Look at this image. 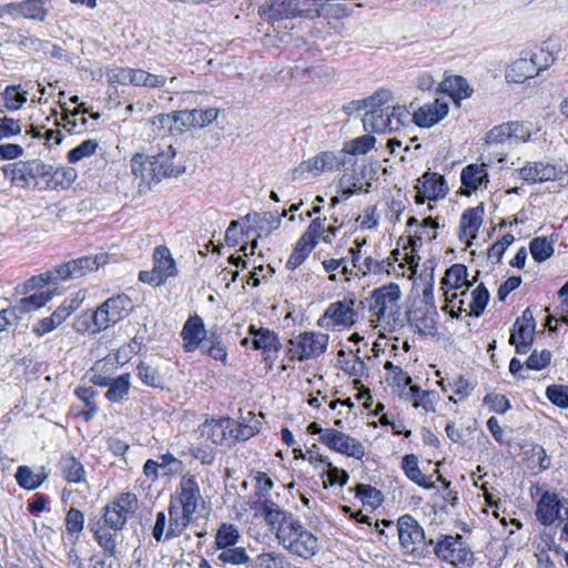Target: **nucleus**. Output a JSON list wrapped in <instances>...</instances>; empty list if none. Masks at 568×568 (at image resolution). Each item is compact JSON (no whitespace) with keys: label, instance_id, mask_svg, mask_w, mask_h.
Listing matches in <instances>:
<instances>
[{"label":"nucleus","instance_id":"obj_1","mask_svg":"<svg viewBox=\"0 0 568 568\" xmlns=\"http://www.w3.org/2000/svg\"><path fill=\"white\" fill-rule=\"evenodd\" d=\"M261 513L270 530L275 534L277 542L290 554L303 559H310L317 554V537L295 515L270 499L263 500Z\"/></svg>","mask_w":568,"mask_h":568},{"label":"nucleus","instance_id":"obj_2","mask_svg":"<svg viewBox=\"0 0 568 568\" xmlns=\"http://www.w3.org/2000/svg\"><path fill=\"white\" fill-rule=\"evenodd\" d=\"M204 509L205 499L196 477L192 474H184L170 497L169 527L165 539L181 536Z\"/></svg>","mask_w":568,"mask_h":568},{"label":"nucleus","instance_id":"obj_3","mask_svg":"<svg viewBox=\"0 0 568 568\" xmlns=\"http://www.w3.org/2000/svg\"><path fill=\"white\" fill-rule=\"evenodd\" d=\"M176 151L166 145L155 154L135 153L130 161V170L135 181H139L140 192L151 190L165 178H176L184 172L182 166L174 164Z\"/></svg>","mask_w":568,"mask_h":568},{"label":"nucleus","instance_id":"obj_4","mask_svg":"<svg viewBox=\"0 0 568 568\" xmlns=\"http://www.w3.org/2000/svg\"><path fill=\"white\" fill-rule=\"evenodd\" d=\"M365 110L362 118L365 131L373 133H387L390 131V91L378 90L372 97L353 100L343 106L348 115H358Z\"/></svg>","mask_w":568,"mask_h":568},{"label":"nucleus","instance_id":"obj_5","mask_svg":"<svg viewBox=\"0 0 568 568\" xmlns=\"http://www.w3.org/2000/svg\"><path fill=\"white\" fill-rule=\"evenodd\" d=\"M106 261L108 256L105 254L72 260L59 265L52 271L31 277L27 281L26 287L36 288L58 281L80 278L92 271H97L101 265L105 264Z\"/></svg>","mask_w":568,"mask_h":568},{"label":"nucleus","instance_id":"obj_6","mask_svg":"<svg viewBox=\"0 0 568 568\" xmlns=\"http://www.w3.org/2000/svg\"><path fill=\"white\" fill-rule=\"evenodd\" d=\"M47 163L40 159L18 161L1 168L3 176L19 189L45 190Z\"/></svg>","mask_w":568,"mask_h":568},{"label":"nucleus","instance_id":"obj_7","mask_svg":"<svg viewBox=\"0 0 568 568\" xmlns=\"http://www.w3.org/2000/svg\"><path fill=\"white\" fill-rule=\"evenodd\" d=\"M132 310V300L125 294H120L108 298L95 310L92 315L94 326L92 332L98 333L111 325L119 323L121 320L126 317Z\"/></svg>","mask_w":568,"mask_h":568},{"label":"nucleus","instance_id":"obj_8","mask_svg":"<svg viewBox=\"0 0 568 568\" xmlns=\"http://www.w3.org/2000/svg\"><path fill=\"white\" fill-rule=\"evenodd\" d=\"M536 517L546 526L559 521L561 538L568 541V499H560L555 493H544L537 504Z\"/></svg>","mask_w":568,"mask_h":568},{"label":"nucleus","instance_id":"obj_9","mask_svg":"<svg viewBox=\"0 0 568 568\" xmlns=\"http://www.w3.org/2000/svg\"><path fill=\"white\" fill-rule=\"evenodd\" d=\"M399 549L405 557L412 560L424 556V530L409 515H404L397 520Z\"/></svg>","mask_w":568,"mask_h":568},{"label":"nucleus","instance_id":"obj_10","mask_svg":"<svg viewBox=\"0 0 568 568\" xmlns=\"http://www.w3.org/2000/svg\"><path fill=\"white\" fill-rule=\"evenodd\" d=\"M327 345V334L305 332L290 339L287 354L292 361L304 362L322 355Z\"/></svg>","mask_w":568,"mask_h":568},{"label":"nucleus","instance_id":"obj_11","mask_svg":"<svg viewBox=\"0 0 568 568\" xmlns=\"http://www.w3.org/2000/svg\"><path fill=\"white\" fill-rule=\"evenodd\" d=\"M357 300L354 296H346L343 300L331 303L318 325L335 331L337 327H352L357 322Z\"/></svg>","mask_w":568,"mask_h":568},{"label":"nucleus","instance_id":"obj_12","mask_svg":"<svg viewBox=\"0 0 568 568\" xmlns=\"http://www.w3.org/2000/svg\"><path fill=\"white\" fill-rule=\"evenodd\" d=\"M178 274V267L170 250L160 245L153 252V268L151 271H141L139 280L152 286L163 285L169 277Z\"/></svg>","mask_w":568,"mask_h":568},{"label":"nucleus","instance_id":"obj_13","mask_svg":"<svg viewBox=\"0 0 568 568\" xmlns=\"http://www.w3.org/2000/svg\"><path fill=\"white\" fill-rule=\"evenodd\" d=\"M138 509V498L132 493H121L104 507L102 524L120 531Z\"/></svg>","mask_w":568,"mask_h":568},{"label":"nucleus","instance_id":"obj_14","mask_svg":"<svg viewBox=\"0 0 568 568\" xmlns=\"http://www.w3.org/2000/svg\"><path fill=\"white\" fill-rule=\"evenodd\" d=\"M345 165L343 153L324 151L303 162L293 171V179H304L305 174L317 176L323 172H333Z\"/></svg>","mask_w":568,"mask_h":568},{"label":"nucleus","instance_id":"obj_15","mask_svg":"<svg viewBox=\"0 0 568 568\" xmlns=\"http://www.w3.org/2000/svg\"><path fill=\"white\" fill-rule=\"evenodd\" d=\"M435 555L455 568L471 559V551L460 535L444 536L435 547Z\"/></svg>","mask_w":568,"mask_h":568},{"label":"nucleus","instance_id":"obj_16","mask_svg":"<svg viewBox=\"0 0 568 568\" xmlns=\"http://www.w3.org/2000/svg\"><path fill=\"white\" fill-rule=\"evenodd\" d=\"M258 16L267 23L305 17L298 0H270L258 7Z\"/></svg>","mask_w":568,"mask_h":568},{"label":"nucleus","instance_id":"obj_17","mask_svg":"<svg viewBox=\"0 0 568 568\" xmlns=\"http://www.w3.org/2000/svg\"><path fill=\"white\" fill-rule=\"evenodd\" d=\"M90 382L100 387H108L104 397L111 403H122L126 399L131 388V375L124 373L118 377H110L95 369H92Z\"/></svg>","mask_w":568,"mask_h":568},{"label":"nucleus","instance_id":"obj_18","mask_svg":"<svg viewBox=\"0 0 568 568\" xmlns=\"http://www.w3.org/2000/svg\"><path fill=\"white\" fill-rule=\"evenodd\" d=\"M536 323L530 310H525L514 323L509 343L519 354H526L534 343Z\"/></svg>","mask_w":568,"mask_h":568},{"label":"nucleus","instance_id":"obj_19","mask_svg":"<svg viewBox=\"0 0 568 568\" xmlns=\"http://www.w3.org/2000/svg\"><path fill=\"white\" fill-rule=\"evenodd\" d=\"M414 190V197L417 204H423L425 201L443 199L448 192L444 176L432 172H426L418 179Z\"/></svg>","mask_w":568,"mask_h":568},{"label":"nucleus","instance_id":"obj_20","mask_svg":"<svg viewBox=\"0 0 568 568\" xmlns=\"http://www.w3.org/2000/svg\"><path fill=\"white\" fill-rule=\"evenodd\" d=\"M323 444L332 450L356 459H361L365 455L364 446L359 440L333 428L326 429Z\"/></svg>","mask_w":568,"mask_h":568},{"label":"nucleus","instance_id":"obj_21","mask_svg":"<svg viewBox=\"0 0 568 568\" xmlns=\"http://www.w3.org/2000/svg\"><path fill=\"white\" fill-rule=\"evenodd\" d=\"M182 462L172 454L166 453L159 456L158 459H148L143 465V474L151 480L160 477H171L182 470Z\"/></svg>","mask_w":568,"mask_h":568},{"label":"nucleus","instance_id":"obj_22","mask_svg":"<svg viewBox=\"0 0 568 568\" xmlns=\"http://www.w3.org/2000/svg\"><path fill=\"white\" fill-rule=\"evenodd\" d=\"M248 334L252 336L254 349L263 351L264 359L273 362L281 346L277 335L268 328L256 327L255 325H250Z\"/></svg>","mask_w":568,"mask_h":568},{"label":"nucleus","instance_id":"obj_23","mask_svg":"<svg viewBox=\"0 0 568 568\" xmlns=\"http://www.w3.org/2000/svg\"><path fill=\"white\" fill-rule=\"evenodd\" d=\"M485 210L483 205L467 209L460 217L459 223V240L465 243L467 247L473 245L477 233L483 224V216Z\"/></svg>","mask_w":568,"mask_h":568},{"label":"nucleus","instance_id":"obj_24","mask_svg":"<svg viewBox=\"0 0 568 568\" xmlns=\"http://www.w3.org/2000/svg\"><path fill=\"white\" fill-rule=\"evenodd\" d=\"M448 113V104L439 99L425 103L413 113V122L420 128H432Z\"/></svg>","mask_w":568,"mask_h":568},{"label":"nucleus","instance_id":"obj_25","mask_svg":"<svg viewBox=\"0 0 568 568\" xmlns=\"http://www.w3.org/2000/svg\"><path fill=\"white\" fill-rule=\"evenodd\" d=\"M561 174V169L544 162L528 163L519 170V176L530 183L555 181Z\"/></svg>","mask_w":568,"mask_h":568},{"label":"nucleus","instance_id":"obj_26","mask_svg":"<svg viewBox=\"0 0 568 568\" xmlns=\"http://www.w3.org/2000/svg\"><path fill=\"white\" fill-rule=\"evenodd\" d=\"M206 333L203 320L199 315L190 316L181 331L184 351L192 353L197 349Z\"/></svg>","mask_w":568,"mask_h":568},{"label":"nucleus","instance_id":"obj_27","mask_svg":"<svg viewBox=\"0 0 568 568\" xmlns=\"http://www.w3.org/2000/svg\"><path fill=\"white\" fill-rule=\"evenodd\" d=\"M230 425V418L205 420L199 427L200 436L213 445H223L232 434Z\"/></svg>","mask_w":568,"mask_h":568},{"label":"nucleus","instance_id":"obj_28","mask_svg":"<svg viewBox=\"0 0 568 568\" xmlns=\"http://www.w3.org/2000/svg\"><path fill=\"white\" fill-rule=\"evenodd\" d=\"M366 302L371 314V322L386 321V310L388 304H390V284H384L373 290Z\"/></svg>","mask_w":568,"mask_h":568},{"label":"nucleus","instance_id":"obj_29","mask_svg":"<svg viewBox=\"0 0 568 568\" xmlns=\"http://www.w3.org/2000/svg\"><path fill=\"white\" fill-rule=\"evenodd\" d=\"M90 529L93 532L95 541L104 552L110 557H115L118 554V531L102 524L101 519L91 521Z\"/></svg>","mask_w":568,"mask_h":568},{"label":"nucleus","instance_id":"obj_30","mask_svg":"<svg viewBox=\"0 0 568 568\" xmlns=\"http://www.w3.org/2000/svg\"><path fill=\"white\" fill-rule=\"evenodd\" d=\"M45 190L68 189L77 179V171L70 166H54L47 163Z\"/></svg>","mask_w":568,"mask_h":568},{"label":"nucleus","instance_id":"obj_31","mask_svg":"<svg viewBox=\"0 0 568 568\" xmlns=\"http://www.w3.org/2000/svg\"><path fill=\"white\" fill-rule=\"evenodd\" d=\"M194 109L193 110H182L175 111L172 113H163L153 118V126L156 129H171L172 123L179 124L181 128L191 129L197 128L195 124Z\"/></svg>","mask_w":568,"mask_h":568},{"label":"nucleus","instance_id":"obj_32","mask_svg":"<svg viewBox=\"0 0 568 568\" xmlns=\"http://www.w3.org/2000/svg\"><path fill=\"white\" fill-rule=\"evenodd\" d=\"M559 51L560 47L558 43L545 41L540 47L532 50L528 57L539 74L542 70L554 64Z\"/></svg>","mask_w":568,"mask_h":568},{"label":"nucleus","instance_id":"obj_33","mask_svg":"<svg viewBox=\"0 0 568 568\" xmlns=\"http://www.w3.org/2000/svg\"><path fill=\"white\" fill-rule=\"evenodd\" d=\"M538 75L528 55L520 57L513 61L506 69L505 78L507 82L524 83L526 80Z\"/></svg>","mask_w":568,"mask_h":568},{"label":"nucleus","instance_id":"obj_34","mask_svg":"<svg viewBox=\"0 0 568 568\" xmlns=\"http://www.w3.org/2000/svg\"><path fill=\"white\" fill-rule=\"evenodd\" d=\"M486 166L485 163H473L462 170L460 180L468 194L480 186H487L489 180Z\"/></svg>","mask_w":568,"mask_h":568},{"label":"nucleus","instance_id":"obj_35","mask_svg":"<svg viewBox=\"0 0 568 568\" xmlns=\"http://www.w3.org/2000/svg\"><path fill=\"white\" fill-rule=\"evenodd\" d=\"M28 101V90L20 84L7 85L1 92L0 112H14L22 109Z\"/></svg>","mask_w":568,"mask_h":568},{"label":"nucleus","instance_id":"obj_36","mask_svg":"<svg viewBox=\"0 0 568 568\" xmlns=\"http://www.w3.org/2000/svg\"><path fill=\"white\" fill-rule=\"evenodd\" d=\"M417 392V385L413 384L412 377L400 367L393 365V395L399 399L409 402Z\"/></svg>","mask_w":568,"mask_h":568},{"label":"nucleus","instance_id":"obj_37","mask_svg":"<svg viewBox=\"0 0 568 568\" xmlns=\"http://www.w3.org/2000/svg\"><path fill=\"white\" fill-rule=\"evenodd\" d=\"M58 467L68 483L78 484L85 480L84 467L74 456L63 455L58 463Z\"/></svg>","mask_w":568,"mask_h":568},{"label":"nucleus","instance_id":"obj_38","mask_svg":"<svg viewBox=\"0 0 568 568\" xmlns=\"http://www.w3.org/2000/svg\"><path fill=\"white\" fill-rule=\"evenodd\" d=\"M251 568H296L290 559L280 551H262L251 562Z\"/></svg>","mask_w":568,"mask_h":568},{"label":"nucleus","instance_id":"obj_39","mask_svg":"<svg viewBox=\"0 0 568 568\" xmlns=\"http://www.w3.org/2000/svg\"><path fill=\"white\" fill-rule=\"evenodd\" d=\"M440 284L444 291L449 290L450 292H456V290L462 288L463 286H467L468 290L470 283L467 280V267L463 264L452 265L446 271Z\"/></svg>","mask_w":568,"mask_h":568},{"label":"nucleus","instance_id":"obj_40","mask_svg":"<svg viewBox=\"0 0 568 568\" xmlns=\"http://www.w3.org/2000/svg\"><path fill=\"white\" fill-rule=\"evenodd\" d=\"M282 216H286V211H284L281 215L277 212H264L263 214L253 213L247 214L245 220L261 232L271 233L274 230H277L281 225Z\"/></svg>","mask_w":568,"mask_h":568},{"label":"nucleus","instance_id":"obj_41","mask_svg":"<svg viewBox=\"0 0 568 568\" xmlns=\"http://www.w3.org/2000/svg\"><path fill=\"white\" fill-rule=\"evenodd\" d=\"M523 128L519 122H509L493 128L486 134V143L488 145H498L505 143L513 136H518V131Z\"/></svg>","mask_w":568,"mask_h":568},{"label":"nucleus","instance_id":"obj_42","mask_svg":"<svg viewBox=\"0 0 568 568\" xmlns=\"http://www.w3.org/2000/svg\"><path fill=\"white\" fill-rule=\"evenodd\" d=\"M14 477L21 488L34 490L45 481L48 475L43 470L33 473L29 466L22 465L17 468Z\"/></svg>","mask_w":568,"mask_h":568},{"label":"nucleus","instance_id":"obj_43","mask_svg":"<svg viewBox=\"0 0 568 568\" xmlns=\"http://www.w3.org/2000/svg\"><path fill=\"white\" fill-rule=\"evenodd\" d=\"M50 0H23L19 2V17L44 21L49 12Z\"/></svg>","mask_w":568,"mask_h":568},{"label":"nucleus","instance_id":"obj_44","mask_svg":"<svg viewBox=\"0 0 568 568\" xmlns=\"http://www.w3.org/2000/svg\"><path fill=\"white\" fill-rule=\"evenodd\" d=\"M241 535L237 526L230 523H223L215 535V545L220 550L236 546Z\"/></svg>","mask_w":568,"mask_h":568},{"label":"nucleus","instance_id":"obj_45","mask_svg":"<svg viewBox=\"0 0 568 568\" xmlns=\"http://www.w3.org/2000/svg\"><path fill=\"white\" fill-rule=\"evenodd\" d=\"M442 90L447 92L453 99L468 98L473 90L469 88L467 81L459 75L447 77L440 83Z\"/></svg>","mask_w":568,"mask_h":568},{"label":"nucleus","instance_id":"obj_46","mask_svg":"<svg viewBox=\"0 0 568 568\" xmlns=\"http://www.w3.org/2000/svg\"><path fill=\"white\" fill-rule=\"evenodd\" d=\"M337 363L349 375L362 376L364 374L365 363L353 351L345 352L341 349L337 354Z\"/></svg>","mask_w":568,"mask_h":568},{"label":"nucleus","instance_id":"obj_47","mask_svg":"<svg viewBox=\"0 0 568 568\" xmlns=\"http://www.w3.org/2000/svg\"><path fill=\"white\" fill-rule=\"evenodd\" d=\"M217 559L224 565H233V566H246V568H251V562L253 559L248 556L246 549L244 547H230L217 555Z\"/></svg>","mask_w":568,"mask_h":568},{"label":"nucleus","instance_id":"obj_48","mask_svg":"<svg viewBox=\"0 0 568 568\" xmlns=\"http://www.w3.org/2000/svg\"><path fill=\"white\" fill-rule=\"evenodd\" d=\"M74 394L84 404V409L81 412V416L85 422L91 420L98 413V405L94 400L98 392L92 387L78 386Z\"/></svg>","mask_w":568,"mask_h":568},{"label":"nucleus","instance_id":"obj_49","mask_svg":"<svg viewBox=\"0 0 568 568\" xmlns=\"http://www.w3.org/2000/svg\"><path fill=\"white\" fill-rule=\"evenodd\" d=\"M555 240L538 236L530 241L529 251L535 262L541 263L548 260L555 252Z\"/></svg>","mask_w":568,"mask_h":568},{"label":"nucleus","instance_id":"obj_50","mask_svg":"<svg viewBox=\"0 0 568 568\" xmlns=\"http://www.w3.org/2000/svg\"><path fill=\"white\" fill-rule=\"evenodd\" d=\"M467 296V292L464 291L459 295L456 292H450L449 290H445L444 297H445V305L442 307L444 312H448L453 317H458L463 312L469 313V308L467 306V303L465 301V297Z\"/></svg>","mask_w":568,"mask_h":568},{"label":"nucleus","instance_id":"obj_51","mask_svg":"<svg viewBox=\"0 0 568 568\" xmlns=\"http://www.w3.org/2000/svg\"><path fill=\"white\" fill-rule=\"evenodd\" d=\"M52 297L53 293L51 291L36 293L21 298L18 305L14 307H17L18 314L21 315L22 313H29L39 310L40 307L44 306Z\"/></svg>","mask_w":568,"mask_h":568},{"label":"nucleus","instance_id":"obj_52","mask_svg":"<svg viewBox=\"0 0 568 568\" xmlns=\"http://www.w3.org/2000/svg\"><path fill=\"white\" fill-rule=\"evenodd\" d=\"M488 301V290L484 286V284H479L470 293V298L467 303V306L469 308L468 315H474L476 317L480 316L484 313Z\"/></svg>","mask_w":568,"mask_h":568},{"label":"nucleus","instance_id":"obj_53","mask_svg":"<svg viewBox=\"0 0 568 568\" xmlns=\"http://www.w3.org/2000/svg\"><path fill=\"white\" fill-rule=\"evenodd\" d=\"M314 247L315 243L307 241L306 237H301L286 262V267L290 270L297 268L307 258Z\"/></svg>","mask_w":568,"mask_h":568},{"label":"nucleus","instance_id":"obj_54","mask_svg":"<svg viewBox=\"0 0 568 568\" xmlns=\"http://www.w3.org/2000/svg\"><path fill=\"white\" fill-rule=\"evenodd\" d=\"M355 497L361 499L364 506L371 507L372 509L379 507L383 501V494L366 484H358L355 487Z\"/></svg>","mask_w":568,"mask_h":568},{"label":"nucleus","instance_id":"obj_55","mask_svg":"<svg viewBox=\"0 0 568 568\" xmlns=\"http://www.w3.org/2000/svg\"><path fill=\"white\" fill-rule=\"evenodd\" d=\"M374 142H375L374 136L362 135V136H358L351 141H347L344 144L343 149L339 151V153H343L344 160L347 154H351V155L365 154L368 150H371L373 148Z\"/></svg>","mask_w":568,"mask_h":568},{"label":"nucleus","instance_id":"obj_56","mask_svg":"<svg viewBox=\"0 0 568 568\" xmlns=\"http://www.w3.org/2000/svg\"><path fill=\"white\" fill-rule=\"evenodd\" d=\"M371 184L364 183L354 174H344L339 180L341 195L343 199H348L357 192H367Z\"/></svg>","mask_w":568,"mask_h":568},{"label":"nucleus","instance_id":"obj_57","mask_svg":"<svg viewBox=\"0 0 568 568\" xmlns=\"http://www.w3.org/2000/svg\"><path fill=\"white\" fill-rule=\"evenodd\" d=\"M390 257L385 260H375L372 256H366L363 260L362 265L359 266V274L363 276L366 275H379L382 273H386L387 275L390 273Z\"/></svg>","mask_w":568,"mask_h":568},{"label":"nucleus","instance_id":"obj_58","mask_svg":"<svg viewBox=\"0 0 568 568\" xmlns=\"http://www.w3.org/2000/svg\"><path fill=\"white\" fill-rule=\"evenodd\" d=\"M402 468L412 481L419 486H427L426 478L418 468V459L415 455H406L403 458Z\"/></svg>","mask_w":568,"mask_h":568},{"label":"nucleus","instance_id":"obj_59","mask_svg":"<svg viewBox=\"0 0 568 568\" xmlns=\"http://www.w3.org/2000/svg\"><path fill=\"white\" fill-rule=\"evenodd\" d=\"M97 140H85L68 152L67 159L70 163H77L82 159L93 155L98 149Z\"/></svg>","mask_w":568,"mask_h":568},{"label":"nucleus","instance_id":"obj_60","mask_svg":"<svg viewBox=\"0 0 568 568\" xmlns=\"http://www.w3.org/2000/svg\"><path fill=\"white\" fill-rule=\"evenodd\" d=\"M22 132V122L20 119L11 116L0 118V141L9 140L13 136L20 135Z\"/></svg>","mask_w":568,"mask_h":568},{"label":"nucleus","instance_id":"obj_61","mask_svg":"<svg viewBox=\"0 0 568 568\" xmlns=\"http://www.w3.org/2000/svg\"><path fill=\"white\" fill-rule=\"evenodd\" d=\"M537 554L549 555V551H555L556 554L562 552V548L557 545L555 540V536L547 531H541L535 539Z\"/></svg>","mask_w":568,"mask_h":568},{"label":"nucleus","instance_id":"obj_62","mask_svg":"<svg viewBox=\"0 0 568 568\" xmlns=\"http://www.w3.org/2000/svg\"><path fill=\"white\" fill-rule=\"evenodd\" d=\"M210 347L206 349V355L215 361L226 362L227 352L223 346L221 336L215 331L209 332Z\"/></svg>","mask_w":568,"mask_h":568},{"label":"nucleus","instance_id":"obj_63","mask_svg":"<svg viewBox=\"0 0 568 568\" xmlns=\"http://www.w3.org/2000/svg\"><path fill=\"white\" fill-rule=\"evenodd\" d=\"M547 398L556 406L561 408L568 407V386L550 385L546 389Z\"/></svg>","mask_w":568,"mask_h":568},{"label":"nucleus","instance_id":"obj_64","mask_svg":"<svg viewBox=\"0 0 568 568\" xmlns=\"http://www.w3.org/2000/svg\"><path fill=\"white\" fill-rule=\"evenodd\" d=\"M551 361V353L549 349H535L526 361V367L532 371H541L546 368Z\"/></svg>","mask_w":568,"mask_h":568}]
</instances>
